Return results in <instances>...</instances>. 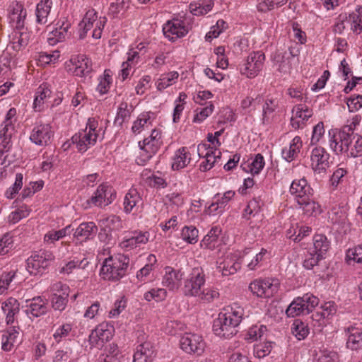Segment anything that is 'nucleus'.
<instances>
[{
    "label": "nucleus",
    "mask_w": 362,
    "mask_h": 362,
    "mask_svg": "<svg viewBox=\"0 0 362 362\" xmlns=\"http://www.w3.org/2000/svg\"><path fill=\"white\" fill-rule=\"evenodd\" d=\"M111 83V76L109 71L105 70L103 77L99 78V83L97 86V90L100 94L107 93Z\"/></svg>",
    "instance_id": "obj_63"
},
{
    "label": "nucleus",
    "mask_w": 362,
    "mask_h": 362,
    "mask_svg": "<svg viewBox=\"0 0 362 362\" xmlns=\"http://www.w3.org/2000/svg\"><path fill=\"white\" fill-rule=\"evenodd\" d=\"M154 356V349L149 341L137 346L134 354L133 362H151Z\"/></svg>",
    "instance_id": "obj_20"
},
{
    "label": "nucleus",
    "mask_w": 362,
    "mask_h": 362,
    "mask_svg": "<svg viewBox=\"0 0 362 362\" xmlns=\"http://www.w3.org/2000/svg\"><path fill=\"white\" fill-rule=\"evenodd\" d=\"M141 201V198L137 190L135 188H131L124 197V211L127 214L130 213Z\"/></svg>",
    "instance_id": "obj_33"
},
{
    "label": "nucleus",
    "mask_w": 362,
    "mask_h": 362,
    "mask_svg": "<svg viewBox=\"0 0 362 362\" xmlns=\"http://www.w3.org/2000/svg\"><path fill=\"white\" fill-rule=\"evenodd\" d=\"M198 154L200 157H204L205 160L200 165V170L207 171L210 170L216 162L221 159V153L218 149H214L206 144H199L197 147Z\"/></svg>",
    "instance_id": "obj_14"
},
{
    "label": "nucleus",
    "mask_w": 362,
    "mask_h": 362,
    "mask_svg": "<svg viewBox=\"0 0 362 362\" xmlns=\"http://www.w3.org/2000/svg\"><path fill=\"white\" fill-rule=\"evenodd\" d=\"M250 252L251 250H248L242 258H239L236 254L230 253L226 255L223 259L217 262V269L223 276L234 274L241 268L242 263L248 262L245 256Z\"/></svg>",
    "instance_id": "obj_10"
},
{
    "label": "nucleus",
    "mask_w": 362,
    "mask_h": 362,
    "mask_svg": "<svg viewBox=\"0 0 362 362\" xmlns=\"http://www.w3.org/2000/svg\"><path fill=\"white\" fill-rule=\"evenodd\" d=\"M152 116L153 113L143 112L138 117L137 119L134 122L132 130L134 134H139L146 128L152 126Z\"/></svg>",
    "instance_id": "obj_31"
},
{
    "label": "nucleus",
    "mask_w": 362,
    "mask_h": 362,
    "mask_svg": "<svg viewBox=\"0 0 362 362\" xmlns=\"http://www.w3.org/2000/svg\"><path fill=\"white\" fill-rule=\"evenodd\" d=\"M52 2L51 0H42L36 7L37 22L39 24H45L48 22V16L49 14Z\"/></svg>",
    "instance_id": "obj_30"
},
{
    "label": "nucleus",
    "mask_w": 362,
    "mask_h": 362,
    "mask_svg": "<svg viewBox=\"0 0 362 362\" xmlns=\"http://www.w3.org/2000/svg\"><path fill=\"white\" fill-rule=\"evenodd\" d=\"M88 264V261L85 258L80 261L71 260L66 263L63 267H62L60 269V273L69 274L72 273L74 269L84 270Z\"/></svg>",
    "instance_id": "obj_44"
},
{
    "label": "nucleus",
    "mask_w": 362,
    "mask_h": 362,
    "mask_svg": "<svg viewBox=\"0 0 362 362\" xmlns=\"http://www.w3.org/2000/svg\"><path fill=\"white\" fill-rule=\"evenodd\" d=\"M191 160L190 153L186 147H182L176 151L173 161L172 163V168L174 170H178L185 168Z\"/></svg>",
    "instance_id": "obj_26"
},
{
    "label": "nucleus",
    "mask_w": 362,
    "mask_h": 362,
    "mask_svg": "<svg viewBox=\"0 0 362 362\" xmlns=\"http://www.w3.org/2000/svg\"><path fill=\"white\" fill-rule=\"evenodd\" d=\"M264 60L265 56L262 52L250 53L240 67L241 74L250 78H255L262 69Z\"/></svg>",
    "instance_id": "obj_6"
},
{
    "label": "nucleus",
    "mask_w": 362,
    "mask_h": 362,
    "mask_svg": "<svg viewBox=\"0 0 362 362\" xmlns=\"http://www.w3.org/2000/svg\"><path fill=\"white\" fill-rule=\"evenodd\" d=\"M98 231V227L93 222L81 223L75 230L74 237L80 241H86L94 237Z\"/></svg>",
    "instance_id": "obj_21"
},
{
    "label": "nucleus",
    "mask_w": 362,
    "mask_h": 362,
    "mask_svg": "<svg viewBox=\"0 0 362 362\" xmlns=\"http://www.w3.org/2000/svg\"><path fill=\"white\" fill-rule=\"evenodd\" d=\"M292 333L298 339H304L309 333L308 326L300 320H296L293 324Z\"/></svg>",
    "instance_id": "obj_54"
},
{
    "label": "nucleus",
    "mask_w": 362,
    "mask_h": 362,
    "mask_svg": "<svg viewBox=\"0 0 362 362\" xmlns=\"http://www.w3.org/2000/svg\"><path fill=\"white\" fill-rule=\"evenodd\" d=\"M129 263V258L124 255L110 256L105 259L100 269V276L105 280H119L126 274Z\"/></svg>",
    "instance_id": "obj_3"
},
{
    "label": "nucleus",
    "mask_w": 362,
    "mask_h": 362,
    "mask_svg": "<svg viewBox=\"0 0 362 362\" xmlns=\"http://www.w3.org/2000/svg\"><path fill=\"white\" fill-rule=\"evenodd\" d=\"M179 74L177 71H172L166 74L161 75L157 82V88L162 90L171 86L177 79Z\"/></svg>",
    "instance_id": "obj_47"
},
{
    "label": "nucleus",
    "mask_w": 362,
    "mask_h": 362,
    "mask_svg": "<svg viewBox=\"0 0 362 362\" xmlns=\"http://www.w3.org/2000/svg\"><path fill=\"white\" fill-rule=\"evenodd\" d=\"M30 210L27 206H21L13 211L8 216L9 221L16 223L29 215Z\"/></svg>",
    "instance_id": "obj_64"
},
{
    "label": "nucleus",
    "mask_w": 362,
    "mask_h": 362,
    "mask_svg": "<svg viewBox=\"0 0 362 362\" xmlns=\"http://www.w3.org/2000/svg\"><path fill=\"white\" fill-rule=\"evenodd\" d=\"M303 300H300V297H298L292 301L286 310L288 317H293L300 315H305Z\"/></svg>",
    "instance_id": "obj_46"
},
{
    "label": "nucleus",
    "mask_w": 362,
    "mask_h": 362,
    "mask_svg": "<svg viewBox=\"0 0 362 362\" xmlns=\"http://www.w3.org/2000/svg\"><path fill=\"white\" fill-rule=\"evenodd\" d=\"M300 300H304L303 308L305 315L312 313L315 308L319 304V299L317 297L310 293H305L302 297H300Z\"/></svg>",
    "instance_id": "obj_51"
},
{
    "label": "nucleus",
    "mask_w": 362,
    "mask_h": 362,
    "mask_svg": "<svg viewBox=\"0 0 362 362\" xmlns=\"http://www.w3.org/2000/svg\"><path fill=\"white\" fill-rule=\"evenodd\" d=\"M148 236L147 232H134L133 235L122 241L119 246L122 249L130 250L141 244H146L148 241Z\"/></svg>",
    "instance_id": "obj_22"
},
{
    "label": "nucleus",
    "mask_w": 362,
    "mask_h": 362,
    "mask_svg": "<svg viewBox=\"0 0 362 362\" xmlns=\"http://www.w3.org/2000/svg\"><path fill=\"white\" fill-rule=\"evenodd\" d=\"M69 294L54 293L51 298L52 308L56 310H64L68 303Z\"/></svg>",
    "instance_id": "obj_50"
},
{
    "label": "nucleus",
    "mask_w": 362,
    "mask_h": 362,
    "mask_svg": "<svg viewBox=\"0 0 362 362\" xmlns=\"http://www.w3.org/2000/svg\"><path fill=\"white\" fill-rule=\"evenodd\" d=\"M290 192L295 196L297 203L305 202V199L313 196V189L305 178L295 180L291 185Z\"/></svg>",
    "instance_id": "obj_16"
},
{
    "label": "nucleus",
    "mask_w": 362,
    "mask_h": 362,
    "mask_svg": "<svg viewBox=\"0 0 362 362\" xmlns=\"http://www.w3.org/2000/svg\"><path fill=\"white\" fill-rule=\"evenodd\" d=\"M298 204L304 211V214L308 216L320 214L321 212L320 206L313 199V197H308V199H305V202Z\"/></svg>",
    "instance_id": "obj_43"
},
{
    "label": "nucleus",
    "mask_w": 362,
    "mask_h": 362,
    "mask_svg": "<svg viewBox=\"0 0 362 362\" xmlns=\"http://www.w3.org/2000/svg\"><path fill=\"white\" fill-rule=\"evenodd\" d=\"M54 259V256L50 251L35 252L27 259V269L30 274H36L40 269L48 267Z\"/></svg>",
    "instance_id": "obj_9"
},
{
    "label": "nucleus",
    "mask_w": 362,
    "mask_h": 362,
    "mask_svg": "<svg viewBox=\"0 0 362 362\" xmlns=\"http://www.w3.org/2000/svg\"><path fill=\"white\" fill-rule=\"evenodd\" d=\"M167 292L164 288H153L145 293L144 298L147 301L155 300L156 302L162 301L165 299Z\"/></svg>",
    "instance_id": "obj_56"
},
{
    "label": "nucleus",
    "mask_w": 362,
    "mask_h": 362,
    "mask_svg": "<svg viewBox=\"0 0 362 362\" xmlns=\"http://www.w3.org/2000/svg\"><path fill=\"white\" fill-rule=\"evenodd\" d=\"M57 27L51 32L52 37H49V43L55 44L64 41L68 35L71 24L66 21H59Z\"/></svg>",
    "instance_id": "obj_27"
},
{
    "label": "nucleus",
    "mask_w": 362,
    "mask_h": 362,
    "mask_svg": "<svg viewBox=\"0 0 362 362\" xmlns=\"http://www.w3.org/2000/svg\"><path fill=\"white\" fill-rule=\"evenodd\" d=\"M98 122L95 118H89L86 128L72 136V141L79 151L85 152L95 144L98 137Z\"/></svg>",
    "instance_id": "obj_4"
},
{
    "label": "nucleus",
    "mask_w": 362,
    "mask_h": 362,
    "mask_svg": "<svg viewBox=\"0 0 362 362\" xmlns=\"http://www.w3.org/2000/svg\"><path fill=\"white\" fill-rule=\"evenodd\" d=\"M221 233V229L219 227H213L202 240L201 247L209 250L215 249L219 245Z\"/></svg>",
    "instance_id": "obj_28"
},
{
    "label": "nucleus",
    "mask_w": 362,
    "mask_h": 362,
    "mask_svg": "<svg viewBox=\"0 0 362 362\" xmlns=\"http://www.w3.org/2000/svg\"><path fill=\"white\" fill-rule=\"evenodd\" d=\"M279 287L276 279H256L250 283L249 288L251 292L260 298H270L277 293Z\"/></svg>",
    "instance_id": "obj_8"
},
{
    "label": "nucleus",
    "mask_w": 362,
    "mask_h": 362,
    "mask_svg": "<svg viewBox=\"0 0 362 362\" xmlns=\"http://www.w3.org/2000/svg\"><path fill=\"white\" fill-rule=\"evenodd\" d=\"M198 233L195 226H185L181 231V238L187 243L195 244L198 241Z\"/></svg>",
    "instance_id": "obj_45"
},
{
    "label": "nucleus",
    "mask_w": 362,
    "mask_h": 362,
    "mask_svg": "<svg viewBox=\"0 0 362 362\" xmlns=\"http://www.w3.org/2000/svg\"><path fill=\"white\" fill-rule=\"evenodd\" d=\"M329 146L336 154L353 158L362 156V136L355 133L351 125L329 130Z\"/></svg>",
    "instance_id": "obj_1"
},
{
    "label": "nucleus",
    "mask_w": 362,
    "mask_h": 362,
    "mask_svg": "<svg viewBox=\"0 0 362 362\" xmlns=\"http://www.w3.org/2000/svg\"><path fill=\"white\" fill-rule=\"evenodd\" d=\"M115 198V193L112 187L105 184L100 185L97 190L90 199L87 201L88 205L95 206H105L110 204Z\"/></svg>",
    "instance_id": "obj_11"
},
{
    "label": "nucleus",
    "mask_w": 362,
    "mask_h": 362,
    "mask_svg": "<svg viewBox=\"0 0 362 362\" xmlns=\"http://www.w3.org/2000/svg\"><path fill=\"white\" fill-rule=\"evenodd\" d=\"M329 154L322 147L313 148L310 154L311 168L317 174H325L329 167Z\"/></svg>",
    "instance_id": "obj_12"
},
{
    "label": "nucleus",
    "mask_w": 362,
    "mask_h": 362,
    "mask_svg": "<svg viewBox=\"0 0 362 362\" xmlns=\"http://www.w3.org/2000/svg\"><path fill=\"white\" fill-rule=\"evenodd\" d=\"M17 269L4 272L0 276V294L4 293L9 287L12 281L15 279Z\"/></svg>",
    "instance_id": "obj_52"
},
{
    "label": "nucleus",
    "mask_w": 362,
    "mask_h": 362,
    "mask_svg": "<svg viewBox=\"0 0 362 362\" xmlns=\"http://www.w3.org/2000/svg\"><path fill=\"white\" fill-rule=\"evenodd\" d=\"M267 331V328L264 325L252 326L249 329L246 339L251 340H257L258 339H261Z\"/></svg>",
    "instance_id": "obj_59"
},
{
    "label": "nucleus",
    "mask_w": 362,
    "mask_h": 362,
    "mask_svg": "<svg viewBox=\"0 0 362 362\" xmlns=\"http://www.w3.org/2000/svg\"><path fill=\"white\" fill-rule=\"evenodd\" d=\"M243 316V309L237 305L227 306L218 314L213 323V332L220 337L229 338L236 334V327Z\"/></svg>",
    "instance_id": "obj_2"
},
{
    "label": "nucleus",
    "mask_w": 362,
    "mask_h": 362,
    "mask_svg": "<svg viewBox=\"0 0 362 362\" xmlns=\"http://www.w3.org/2000/svg\"><path fill=\"white\" fill-rule=\"evenodd\" d=\"M302 147V141L300 136H295L291 143L290 144L289 148H284L282 151V156L287 161L293 160L300 152V149Z\"/></svg>",
    "instance_id": "obj_34"
},
{
    "label": "nucleus",
    "mask_w": 362,
    "mask_h": 362,
    "mask_svg": "<svg viewBox=\"0 0 362 362\" xmlns=\"http://www.w3.org/2000/svg\"><path fill=\"white\" fill-rule=\"evenodd\" d=\"M27 11L18 1H13L8 8V18L11 27L21 30L24 28Z\"/></svg>",
    "instance_id": "obj_13"
},
{
    "label": "nucleus",
    "mask_w": 362,
    "mask_h": 362,
    "mask_svg": "<svg viewBox=\"0 0 362 362\" xmlns=\"http://www.w3.org/2000/svg\"><path fill=\"white\" fill-rule=\"evenodd\" d=\"M49 124H40L32 131L30 139L37 145L46 146L50 141L53 133Z\"/></svg>",
    "instance_id": "obj_17"
},
{
    "label": "nucleus",
    "mask_w": 362,
    "mask_h": 362,
    "mask_svg": "<svg viewBox=\"0 0 362 362\" xmlns=\"http://www.w3.org/2000/svg\"><path fill=\"white\" fill-rule=\"evenodd\" d=\"M272 348V342L270 341L257 344L254 348V355L258 358H262L270 354Z\"/></svg>",
    "instance_id": "obj_60"
},
{
    "label": "nucleus",
    "mask_w": 362,
    "mask_h": 362,
    "mask_svg": "<svg viewBox=\"0 0 362 362\" xmlns=\"http://www.w3.org/2000/svg\"><path fill=\"white\" fill-rule=\"evenodd\" d=\"M70 229L71 225H69L59 230H51L45 235L44 240L47 243H52L69 234L71 233Z\"/></svg>",
    "instance_id": "obj_48"
},
{
    "label": "nucleus",
    "mask_w": 362,
    "mask_h": 362,
    "mask_svg": "<svg viewBox=\"0 0 362 362\" xmlns=\"http://www.w3.org/2000/svg\"><path fill=\"white\" fill-rule=\"evenodd\" d=\"M347 262L353 260L357 263H362V245L349 248L346 252Z\"/></svg>",
    "instance_id": "obj_61"
},
{
    "label": "nucleus",
    "mask_w": 362,
    "mask_h": 362,
    "mask_svg": "<svg viewBox=\"0 0 362 362\" xmlns=\"http://www.w3.org/2000/svg\"><path fill=\"white\" fill-rule=\"evenodd\" d=\"M127 2L125 0H117L116 2H113L110 4L109 8V14L112 15L113 18L117 17L120 13H123L127 6H126Z\"/></svg>",
    "instance_id": "obj_62"
},
{
    "label": "nucleus",
    "mask_w": 362,
    "mask_h": 362,
    "mask_svg": "<svg viewBox=\"0 0 362 362\" xmlns=\"http://www.w3.org/2000/svg\"><path fill=\"white\" fill-rule=\"evenodd\" d=\"M71 62L75 66L74 74L77 76H85L92 71L91 62L84 55L71 59Z\"/></svg>",
    "instance_id": "obj_23"
},
{
    "label": "nucleus",
    "mask_w": 362,
    "mask_h": 362,
    "mask_svg": "<svg viewBox=\"0 0 362 362\" xmlns=\"http://www.w3.org/2000/svg\"><path fill=\"white\" fill-rule=\"evenodd\" d=\"M148 260L149 263L146 264L136 273V277L140 281H145L149 279L151 272L153 269V264L156 262V256L153 255H150L148 256Z\"/></svg>",
    "instance_id": "obj_40"
},
{
    "label": "nucleus",
    "mask_w": 362,
    "mask_h": 362,
    "mask_svg": "<svg viewBox=\"0 0 362 362\" xmlns=\"http://www.w3.org/2000/svg\"><path fill=\"white\" fill-rule=\"evenodd\" d=\"M51 93L50 89L45 84L40 86L37 88L33 103V107L35 111L41 110V105L44 103L45 99L49 98Z\"/></svg>",
    "instance_id": "obj_39"
},
{
    "label": "nucleus",
    "mask_w": 362,
    "mask_h": 362,
    "mask_svg": "<svg viewBox=\"0 0 362 362\" xmlns=\"http://www.w3.org/2000/svg\"><path fill=\"white\" fill-rule=\"evenodd\" d=\"M180 346L186 354L199 356L204 352L206 343L201 335L185 332L180 337Z\"/></svg>",
    "instance_id": "obj_5"
},
{
    "label": "nucleus",
    "mask_w": 362,
    "mask_h": 362,
    "mask_svg": "<svg viewBox=\"0 0 362 362\" xmlns=\"http://www.w3.org/2000/svg\"><path fill=\"white\" fill-rule=\"evenodd\" d=\"M165 274L163 279V284L170 291L178 289L181 285L183 273L170 267L165 268Z\"/></svg>",
    "instance_id": "obj_19"
},
{
    "label": "nucleus",
    "mask_w": 362,
    "mask_h": 362,
    "mask_svg": "<svg viewBox=\"0 0 362 362\" xmlns=\"http://www.w3.org/2000/svg\"><path fill=\"white\" fill-rule=\"evenodd\" d=\"M105 357L101 359L100 362H120L119 361V350L118 346L115 343L108 344L105 349Z\"/></svg>",
    "instance_id": "obj_42"
},
{
    "label": "nucleus",
    "mask_w": 362,
    "mask_h": 362,
    "mask_svg": "<svg viewBox=\"0 0 362 362\" xmlns=\"http://www.w3.org/2000/svg\"><path fill=\"white\" fill-rule=\"evenodd\" d=\"M313 115V110L305 105L298 104L292 109V117L291 118V125L295 129L304 127L305 122Z\"/></svg>",
    "instance_id": "obj_15"
},
{
    "label": "nucleus",
    "mask_w": 362,
    "mask_h": 362,
    "mask_svg": "<svg viewBox=\"0 0 362 362\" xmlns=\"http://www.w3.org/2000/svg\"><path fill=\"white\" fill-rule=\"evenodd\" d=\"M97 18V13L94 9H90L86 12L82 21L79 23L80 30H82L79 33L80 39H83L86 37L87 32L93 27V23Z\"/></svg>",
    "instance_id": "obj_29"
},
{
    "label": "nucleus",
    "mask_w": 362,
    "mask_h": 362,
    "mask_svg": "<svg viewBox=\"0 0 362 362\" xmlns=\"http://www.w3.org/2000/svg\"><path fill=\"white\" fill-rule=\"evenodd\" d=\"M13 247V237L9 234H5L0 239V255H5Z\"/></svg>",
    "instance_id": "obj_58"
},
{
    "label": "nucleus",
    "mask_w": 362,
    "mask_h": 362,
    "mask_svg": "<svg viewBox=\"0 0 362 362\" xmlns=\"http://www.w3.org/2000/svg\"><path fill=\"white\" fill-rule=\"evenodd\" d=\"M265 165L264 157L262 154L257 153L250 163L245 166L242 165L244 170L250 172L252 175H257L262 170Z\"/></svg>",
    "instance_id": "obj_38"
},
{
    "label": "nucleus",
    "mask_w": 362,
    "mask_h": 362,
    "mask_svg": "<svg viewBox=\"0 0 362 362\" xmlns=\"http://www.w3.org/2000/svg\"><path fill=\"white\" fill-rule=\"evenodd\" d=\"M205 284V274L202 267H194L184 282L186 296H197Z\"/></svg>",
    "instance_id": "obj_7"
},
{
    "label": "nucleus",
    "mask_w": 362,
    "mask_h": 362,
    "mask_svg": "<svg viewBox=\"0 0 362 362\" xmlns=\"http://www.w3.org/2000/svg\"><path fill=\"white\" fill-rule=\"evenodd\" d=\"M262 202L259 199L254 198L250 200L243 212V217L246 219H249L250 216H255L261 209Z\"/></svg>",
    "instance_id": "obj_53"
},
{
    "label": "nucleus",
    "mask_w": 362,
    "mask_h": 362,
    "mask_svg": "<svg viewBox=\"0 0 362 362\" xmlns=\"http://www.w3.org/2000/svg\"><path fill=\"white\" fill-rule=\"evenodd\" d=\"M313 246L314 252L324 257L330 247V243L325 235L316 234L313 237Z\"/></svg>",
    "instance_id": "obj_35"
},
{
    "label": "nucleus",
    "mask_w": 362,
    "mask_h": 362,
    "mask_svg": "<svg viewBox=\"0 0 362 362\" xmlns=\"http://www.w3.org/2000/svg\"><path fill=\"white\" fill-rule=\"evenodd\" d=\"M163 31L165 36L171 41H175L188 33V30L185 28L184 23L179 20L168 21L163 25Z\"/></svg>",
    "instance_id": "obj_18"
},
{
    "label": "nucleus",
    "mask_w": 362,
    "mask_h": 362,
    "mask_svg": "<svg viewBox=\"0 0 362 362\" xmlns=\"http://www.w3.org/2000/svg\"><path fill=\"white\" fill-rule=\"evenodd\" d=\"M214 6L212 0H204L202 3L190 4V11L193 15H204L209 12Z\"/></svg>",
    "instance_id": "obj_41"
},
{
    "label": "nucleus",
    "mask_w": 362,
    "mask_h": 362,
    "mask_svg": "<svg viewBox=\"0 0 362 362\" xmlns=\"http://www.w3.org/2000/svg\"><path fill=\"white\" fill-rule=\"evenodd\" d=\"M161 141L157 139L150 140L149 138L144 139L139 143V146L141 150L146 153V157L150 158L158 150Z\"/></svg>",
    "instance_id": "obj_37"
},
{
    "label": "nucleus",
    "mask_w": 362,
    "mask_h": 362,
    "mask_svg": "<svg viewBox=\"0 0 362 362\" xmlns=\"http://www.w3.org/2000/svg\"><path fill=\"white\" fill-rule=\"evenodd\" d=\"M349 333L346 347L351 350L362 348V328L351 327L347 329Z\"/></svg>",
    "instance_id": "obj_25"
},
{
    "label": "nucleus",
    "mask_w": 362,
    "mask_h": 362,
    "mask_svg": "<svg viewBox=\"0 0 362 362\" xmlns=\"http://www.w3.org/2000/svg\"><path fill=\"white\" fill-rule=\"evenodd\" d=\"M2 128L0 131V146L4 148H11V138L15 133L13 124L2 123Z\"/></svg>",
    "instance_id": "obj_32"
},
{
    "label": "nucleus",
    "mask_w": 362,
    "mask_h": 362,
    "mask_svg": "<svg viewBox=\"0 0 362 362\" xmlns=\"http://www.w3.org/2000/svg\"><path fill=\"white\" fill-rule=\"evenodd\" d=\"M19 327H10L6 333L2 335V349L4 351H10L17 340L19 335Z\"/></svg>",
    "instance_id": "obj_36"
},
{
    "label": "nucleus",
    "mask_w": 362,
    "mask_h": 362,
    "mask_svg": "<svg viewBox=\"0 0 362 362\" xmlns=\"http://www.w3.org/2000/svg\"><path fill=\"white\" fill-rule=\"evenodd\" d=\"M47 311V303L41 296L35 297L31 300L28 308L25 310L28 315L35 317L45 315Z\"/></svg>",
    "instance_id": "obj_24"
},
{
    "label": "nucleus",
    "mask_w": 362,
    "mask_h": 362,
    "mask_svg": "<svg viewBox=\"0 0 362 362\" xmlns=\"http://www.w3.org/2000/svg\"><path fill=\"white\" fill-rule=\"evenodd\" d=\"M129 117L130 112L127 109V104L126 103H121L118 108L117 116L115 119V124L122 126L125 119Z\"/></svg>",
    "instance_id": "obj_57"
},
{
    "label": "nucleus",
    "mask_w": 362,
    "mask_h": 362,
    "mask_svg": "<svg viewBox=\"0 0 362 362\" xmlns=\"http://www.w3.org/2000/svg\"><path fill=\"white\" fill-rule=\"evenodd\" d=\"M219 296L218 291L215 288H207L200 291V293L197 295L201 302L204 303H210Z\"/></svg>",
    "instance_id": "obj_55"
},
{
    "label": "nucleus",
    "mask_w": 362,
    "mask_h": 362,
    "mask_svg": "<svg viewBox=\"0 0 362 362\" xmlns=\"http://www.w3.org/2000/svg\"><path fill=\"white\" fill-rule=\"evenodd\" d=\"M112 327L108 326L107 324H100L95 329L94 334L105 343L112 337Z\"/></svg>",
    "instance_id": "obj_49"
}]
</instances>
